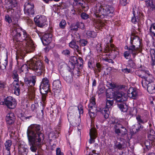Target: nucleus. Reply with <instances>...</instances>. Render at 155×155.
Listing matches in <instances>:
<instances>
[{
	"label": "nucleus",
	"instance_id": "f257e3e1",
	"mask_svg": "<svg viewBox=\"0 0 155 155\" xmlns=\"http://www.w3.org/2000/svg\"><path fill=\"white\" fill-rule=\"evenodd\" d=\"M20 59H23L26 53L33 52L35 46L30 35L20 27Z\"/></svg>",
	"mask_w": 155,
	"mask_h": 155
},
{
	"label": "nucleus",
	"instance_id": "f03ea898",
	"mask_svg": "<svg viewBox=\"0 0 155 155\" xmlns=\"http://www.w3.org/2000/svg\"><path fill=\"white\" fill-rule=\"evenodd\" d=\"M114 8L111 6L106 5L105 6H101L94 13L95 17L100 20L98 27L101 28L105 26V24L101 21V19L107 18V16L112 17L110 14H112L114 12Z\"/></svg>",
	"mask_w": 155,
	"mask_h": 155
},
{
	"label": "nucleus",
	"instance_id": "7ed1b4c3",
	"mask_svg": "<svg viewBox=\"0 0 155 155\" xmlns=\"http://www.w3.org/2000/svg\"><path fill=\"white\" fill-rule=\"evenodd\" d=\"M42 128L40 125L32 124L28 127L27 130V135L28 140H32L34 139L38 140V143L41 142L44 139V134L42 133Z\"/></svg>",
	"mask_w": 155,
	"mask_h": 155
},
{
	"label": "nucleus",
	"instance_id": "20e7f679",
	"mask_svg": "<svg viewBox=\"0 0 155 155\" xmlns=\"http://www.w3.org/2000/svg\"><path fill=\"white\" fill-rule=\"evenodd\" d=\"M104 41L106 47L104 51L105 53H108L106 55H107L109 58L112 56V58H114L118 53L117 51L118 49L114 44H112L113 42L112 37L110 35L107 36L106 38H104Z\"/></svg>",
	"mask_w": 155,
	"mask_h": 155
},
{
	"label": "nucleus",
	"instance_id": "39448f33",
	"mask_svg": "<svg viewBox=\"0 0 155 155\" xmlns=\"http://www.w3.org/2000/svg\"><path fill=\"white\" fill-rule=\"evenodd\" d=\"M28 64L30 69L33 71L35 74L40 76L45 72V67L41 61L36 58L31 59L28 61Z\"/></svg>",
	"mask_w": 155,
	"mask_h": 155
},
{
	"label": "nucleus",
	"instance_id": "423d86ee",
	"mask_svg": "<svg viewBox=\"0 0 155 155\" xmlns=\"http://www.w3.org/2000/svg\"><path fill=\"white\" fill-rule=\"evenodd\" d=\"M127 95L122 92L118 91L114 92L113 94L114 98L117 102H118L117 104L118 107L122 112H127V106L123 103L127 100Z\"/></svg>",
	"mask_w": 155,
	"mask_h": 155
},
{
	"label": "nucleus",
	"instance_id": "0eeeda50",
	"mask_svg": "<svg viewBox=\"0 0 155 155\" xmlns=\"http://www.w3.org/2000/svg\"><path fill=\"white\" fill-rule=\"evenodd\" d=\"M141 43L140 39L138 36H133L130 37V44L128 46L139 53L142 51Z\"/></svg>",
	"mask_w": 155,
	"mask_h": 155
},
{
	"label": "nucleus",
	"instance_id": "6e6552de",
	"mask_svg": "<svg viewBox=\"0 0 155 155\" xmlns=\"http://www.w3.org/2000/svg\"><path fill=\"white\" fill-rule=\"evenodd\" d=\"M136 118L138 123L137 127H136L137 125H134L133 126L131 132L134 134L138 132L143 128V126L141 125V124H144L148 121L147 119H142L141 116L139 115L136 117Z\"/></svg>",
	"mask_w": 155,
	"mask_h": 155
},
{
	"label": "nucleus",
	"instance_id": "1a4fd4ad",
	"mask_svg": "<svg viewBox=\"0 0 155 155\" xmlns=\"http://www.w3.org/2000/svg\"><path fill=\"white\" fill-rule=\"evenodd\" d=\"M132 14L133 16L131 18V22L134 24H137L139 25L140 20H143L144 18V15L143 12L140 10H137L136 13L133 8Z\"/></svg>",
	"mask_w": 155,
	"mask_h": 155
},
{
	"label": "nucleus",
	"instance_id": "9d476101",
	"mask_svg": "<svg viewBox=\"0 0 155 155\" xmlns=\"http://www.w3.org/2000/svg\"><path fill=\"white\" fill-rule=\"evenodd\" d=\"M47 18L44 15H38L34 18V21L36 25L38 27L43 28L47 26Z\"/></svg>",
	"mask_w": 155,
	"mask_h": 155
},
{
	"label": "nucleus",
	"instance_id": "9b49d317",
	"mask_svg": "<svg viewBox=\"0 0 155 155\" xmlns=\"http://www.w3.org/2000/svg\"><path fill=\"white\" fill-rule=\"evenodd\" d=\"M14 33H16V34L15 35L13 36V41L15 43V49L16 50H15L16 52V59L17 61V64L18 65V60L19 58V33H18L17 31V29H16L15 30L13 31Z\"/></svg>",
	"mask_w": 155,
	"mask_h": 155
},
{
	"label": "nucleus",
	"instance_id": "f8f14e48",
	"mask_svg": "<svg viewBox=\"0 0 155 155\" xmlns=\"http://www.w3.org/2000/svg\"><path fill=\"white\" fill-rule=\"evenodd\" d=\"M12 77L14 80L13 83L14 87V94L17 96L19 95V76L17 71L14 70L13 71Z\"/></svg>",
	"mask_w": 155,
	"mask_h": 155
},
{
	"label": "nucleus",
	"instance_id": "ddd939ff",
	"mask_svg": "<svg viewBox=\"0 0 155 155\" xmlns=\"http://www.w3.org/2000/svg\"><path fill=\"white\" fill-rule=\"evenodd\" d=\"M115 133L118 136L123 137L127 133V130L122 124L119 123H116L114 127Z\"/></svg>",
	"mask_w": 155,
	"mask_h": 155
},
{
	"label": "nucleus",
	"instance_id": "4468645a",
	"mask_svg": "<svg viewBox=\"0 0 155 155\" xmlns=\"http://www.w3.org/2000/svg\"><path fill=\"white\" fill-rule=\"evenodd\" d=\"M24 6V13L28 16H33L35 13L34 3L28 1L25 3Z\"/></svg>",
	"mask_w": 155,
	"mask_h": 155
},
{
	"label": "nucleus",
	"instance_id": "2eb2a0df",
	"mask_svg": "<svg viewBox=\"0 0 155 155\" xmlns=\"http://www.w3.org/2000/svg\"><path fill=\"white\" fill-rule=\"evenodd\" d=\"M50 84L49 83V78L47 77H45L42 79L39 86L40 91L44 93L46 91H51L50 88Z\"/></svg>",
	"mask_w": 155,
	"mask_h": 155
},
{
	"label": "nucleus",
	"instance_id": "dca6fc26",
	"mask_svg": "<svg viewBox=\"0 0 155 155\" xmlns=\"http://www.w3.org/2000/svg\"><path fill=\"white\" fill-rule=\"evenodd\" d=\"M124 49L128 51H124L123 54L124 56L126 59H128L131 57V55L133 58H134L138 54V52H136L131 48L126 45L124 47Z\"/></svg>",
	"mask_w": 155,
	"mask_h": 155
},
{
	"label": "nucleus",
	"instance_id": "f3484780",
	"mask_svg": "<svg viewBox=\"0 0 155 155\" xmlns=\"http://www.w3.org/2000/svg\"><path fill=\"white\" fill-rule=\"evenodd\" d=\"M146 74H145L144 78L141 81V84L143 87H145L147 84L153 83L154 78L149 71H146Z\"/></svg>",
	"mask_w": 155,
	"mask_h": 155
},
{
	"label": "nucleus",
	"instance_id": "a211bd4d",
	"mask_svg": "<svg viewBox=\"0 0 155 155\" xmlns=\"http://www.w3.org/2000/svg\"><path fill=\"white\" fill-rule=\"evenodd\" d=\"M4 103V105L5 104L8 108L11 109H14L17 105L15 100L11 96L5 98Z\"/></svg>",
	"mask_w": 155,
	"mask_h": 155
},
{
	"label": "nucleus",
	"instance_id": "6ab92c4d",
	"mask_svg": "<svg viewBox=\"0 0 155 155\" xmlns=\"http://www.w3.org/2000/svg\"><path fill=\"white\" fill-rule=\"evenodd\" d=\"M52 37V35L50 33L45 34L41 37L43 45H48L51 42Z\"/></svg>",
	"mask_w": 155,
	"mask_h": 155
},
{
	"label": "nucleus",
	"instance_id": "aec40b11",
	"mask_svg": "<svg viewBox=\"0 0 155 155\" xmlns=\"http://www.w3.org/2000/svg\"><path fill=\"white\" fill-rule=\"evenodd\" d=\"M96 111V112H100L105 119H107L109 117L110 112L109 109L106 107H97Z\"/></svg>",
	"mask_w": 155,
	"mask_h": 155
},
{
	"label": "nucleus",
	"instance_id": "412c9836",
	"mask_svg": "<svg viewBox=\"0 0 155 155\" xmlns=\"http://www.w3.org/2000/svg\"><path fill=\"white\" fill-rule=\"evenodd\" d=\"M89 135L90 139L89 140V143L90 144L94 143L95 139L97 137V133L96 130L95 128L92 127L90 130Z\"/></svg>",
	"mask_w": 155,
	"mask_h": 155
},
{
	"label": "nucleus",
	"instance_id": "4be33fe9",
	"mask_svg": "<svg viewBox=\"0 0 155 155\" xmlns=\"http://www.w3.org/2000/svg\"><path fill=\"white\" fill-rule=\"evenodd\" d=\"M127 95L130 97L136 99L138 96V92L136 88L130 87L127 91Z\"/></svg>",
	"mask_w": 155,
	"mask_h": 155
},
{
	"label": "nucleus",
	"instance_id": "5701e85b",
	"mask_svg": "<svg viewBox=\"0 0 155 155\" xmlns=\"http://www.w3.org/2000/svg\"><path fill=\"white\" fill-rule=\"evenodd\" d=\"M6 120L7 124L10 125L13 124L15 120V116L13 113L8 114L6 117Z\"/></svg>",
	"mask_w": 155,
	"mask_h": 155
},
{
	"label": "nucleus",
	"instance_id": "b1692460",
	"mask_svg": "<svg viewBox=\"0 0 155 155\" xmlns=\"http://www.w3.org/2000/svg\"><path fill=\"white\" fill-rule=\"evenodd\" d=\"M62 85L61 82L59 80L54 81L53 83V87L54 91L55 93L56 92H59L61 90Z\"/></svg>",
	"mask_w": 155,
	"mask_h": 155
},
{
	"label": "nucleus",
	"instance_id": "393cba45",
	"mask_svg": "<svg viewBox=\"0 0 155 155\" xmlns=\"http://www.w3.org/2000/svg\"><path fill=\"white\" fill-rule=\"evenodd\" d=\"M5 2L6 8H8V10L11 9L12 12L13 10L12 8L17 5V0H5Z\"/></svg>",
	"mask_w": 155,
	"mask_h": 155
},
{
	"label": "nucleus",
	"instance_id": "a878e982",
	"mask_svg": "<svg viewBox=\"0 0 155 155\" xmlns=\"http://www.w3.org/2000/svg\"><path fill=\"white\" fill-rule=\"evenodd\" d=\"M69 46L71 48L76 50L78 52H79L81 51L80 47L77 45L76 40L75 39H73L71 40L69 43Z\"/></svg>",
	"mask_w": 155,
	"mask_h": 155
},
{
	"label": "nucleus",
	"instance_id": "bb28decb",
	"mask_svg": "<svg viewBox=\"0 0 155 155\" xmlns=\"http://www.w3.org/2000/svg\"><path fill=\"white\" fill-rule=\"evenodd\" d=\"M38 140H36L35 139H34L32 140H28V141L31 146L30 149L33 152H35L37 149V147L36 145H37V142L38 143L37 141Z\"/></svg>",
	"mask_w": 155,
	"mask_h": 155
},
{
	"label": "nucleus",
	"instance_id": "cd10ccee",
	"mask_svg": "<svg viewBox=\"0 0 155 155\" xmlns=\"http://www.w3.org/2000/svg\"><path fill=\"white\" fill-rule=\"evenodd\" d=\"M143 88H147V91L150 94H153L155 93V83L153 82L147 84L145 87Z\"/></svg>",
	"mask_w": 155,
	"mask_h": 155
},
{
	"label": "nucleus",
	"instance_id": "c85d7f7f",
	"mask_svg": "<svg viewBox=\"0 0 155 155\" xmlns=\"http://www.w3.org/2000/svg\"><path fill=\"white\" fill-rule=\"evenodd\" d=\"M23 141H20V155H26L27 145L24 144Z\"/></svg>",
	"mask_w": 155,
	"mask_h": 155
},
{
	"label": "nucleus",
	"instance_id": "c756f323",
	"mask_svg": "<svg viewBox=\"0 0 155 155\" xmlns=\"http://www.w3.org/2000/svg\"><path fill=\"white\" fill-rule=\"evenodd\" d=\"M35 79L36 77L33 76L29 80L27 78H25L24 81L26 84H27V86L32 87L35 85Z\"/></svg>",
	"mask_w": 155,
	"mask_h": 155
},
{
	"label": "nucleus",
	"instance_id": "7c9ffc66",
	"mask_svg": "<svg viewBox=\"0 0 155 155\" xmlns=\"http://www.w3.org/2000/svg\"><path fill=\"white\" fill-rule=\"evenodd\" d=\"M145 3L147 7L150 10L153 11L155 9V3L153 0H146Z\"/></svg>",
	"mask_w": 155,
	"mask_h": 155
},
{
	"label": "nucleus",
	"instance_id": "2f4dec72",
	"mask_svg": "<svg viewBox=\"0 0 155 155\" xmlns=\"http://www.w3.org/2000/svg\"><path fill=\"white\" fill-rule=\"evenodd\" d=\"M68 121L72 123V125L74 127H78L79 126L81 122V119L80 116L78 117L77 119H76L75 120H72L71 118H70V117H69L68 115Z\"/></svg>",
	"mask_w": 155,
	"mask_h": 155
},
{
	"label": "nucleus",
	"instance_id": "473e14b6",
	"mask_svg": "<svg viewBox=\"0 0 155 155\" xmlns=\"http://www.w3.org/2000/svg\"><path fill=\"white\" fill-rule=\"evenodd\" d=\"M41 94V104L43 105L44 106H45L46 97L47 96V94L49 91H46L44 93L41 92V91H40Z\"/></svg>",
	"mask_w": 155,
	"mask_h": 155
},
{
	"label": "nucleus",
	"instance_id": "72a5a7b5",
	"mask_svg": "<svg viewBox=\"0 0 155 155\" xmlns=\"http://www.w3.org/2000/svg\"><path fill=\"white\" fill-rule=\"evenodd\" d=\"M21 85V87H20V90H21V92H22L23 95L24 96H27L28 93L27 92L26 90L28 88V86L27 85H24L21 81H20V85Z\"/></svg>",
	"mask_w": 155,
	"mask_h": 155
},
{
	"label": "nucleus",
	"instance_id": "f704fd0d",
	"mask_svg": "<svg viewBox=\"0 0 155 155\" xmlns=\"http://www.w3.org/2000/svg\"><path fill=\"white\" fill-rule=\"evenodd\" d=\"M28 67L26 64H23L21 68H20V74L21 75L23 74V73L25 74V76H26V74L28 72Z\"/></svg>",
	"mask_w": 155,
	"mask_h": 155
},
{
	"label": "nucleus",
	"instance_id": "c9c22d12",
	"mask_svg": "<svg viewBox=\"0 0 155 155\" xmlns=\"http://www.w3.org/2000/svg\"><path fill=\"white\" fill-rule=\"evenodd\" d=\"M114 148L115 149H117L119 150H122L124 148L123 146L124 145V143H121L117 141H114Z\"/></svg>",
	"mask_w": 155,
	"mask_h": 155
},
{
	"label": "nucleus",
	"instance_id": "e433bc0d",
	"mask_svg": "<svg viewBox=\"0 0 155 155\" xmlns=\"http://www.w3.org/2000/svg\"><path fill=\"white\" fill-rule=\"evenodd\" d=\"M86 35L88 38H94L97 35V34L95 32L91 31H87Z\"/></svg>",
	"mask_w": 155,
	"mask_h": 155
},
{
	"label": "nucleus",
	"instance_id": "4c0bfd02",
	"mask_svg": "<svg viewBox=\"0 0 155 155\" xmlns=\"http://www.w3.org/2000/svg\"><path fill=\"white\" fill-rule=\"evenodd\" d=\"M77 42L79 44L80 47L85 46L88 43V41L84 39H80Z\"/></svg>",
	"mask_w": 155,
	"mask_h": 155
},
{
	"label": "nucleus",
	"instance_id": "58836bf2",
	"mask_svg": "<svg viewBox=\"0 0 155 155\" xmlns=\"http://www.w3.org/2000/svg\"><path fill=\"white\" fill-rule=\"evenodd\" d=\"M74 75H72L71 74V75H66V76H64L63 77V79L68 84H71L73 82V76Z\"/></svg>",
	"mask_w": 155,
	"mask_h": 155
},
{
	"label": "nucleus",
	"instance_id": "ea45409f",
	"mask_svg": "<svg viewBox=\"0 0 155 155\" xmlns=\"http://www.w3.org/2000/svg\"><path fill=\"white\" fill-rule=\"evenodd\" d=\"M114 99L112 98H107L106 101V107L108 108H110L114 104Z\"/></svg>",
	"mask_w": 155,
	"mask_h": 155
},
{
	"label": "nucleus",
	"instance_id": "a19ab883",
	"mask_svg": "<svg viewBox=\"0 0 155 155\" xmlns=\"http://www.w3.org/2000/svg\"><path fill=\"white\" fill-rule=\"evenodd\" d=\"M12 145V142L11 140H6L5 143V147L7 150L10 151Z\"/></svg>",
	"mask_w": 155,
	"mask_h": 155
},
{
	"label": "nucleus",
	"instance_id": "79ce46f5",
	"mask_svg": "<svg viewBox=\"0 0 155 155\" xmlns=\"http://www.w3.org/2000/svg\"><path fill=\"white\" fill-rule=\"evenodd\" d=\"M13 18V20L14 21V24L15 25H18V24L19 18V15L18 13H14L12 17Z\"/></svg>",
	"mask_w": 155,
	"mask_h": 155
},
{
	"label": "nucleus",
	"instance_id": "37998d69",
	"mask_svg": "<svg viewBox=\"0 0 155 155\" xmlns=\"http://www.w3.org/2000/svg\"><path fill=\"white\" fill-rule=\"evenodd\" d=\"M70 61L72 65L75 66L76 64H78V61L77 58L76 57L71 56L70 58Z\"/></svg>",
	"mask_w": 155,
	"mask_h": 155
},
{
	"label": "nucleus",
	"instance_id": "c03bdc74",
	"mask_svg": "<svg viewBox=\"0 0 155 155\" xmlns=\"http://www.w3.org/2000/svg\"><path fill=\"white\" fill-rule=\"evenodd\" d=\"M73 73L74 74V75L75 76V77L76 76L79 77L81 75V70L79 68L74 69Z\"/></svg>",
	"mask_w": 155,
	"mask_h": 155
},
{
	"label": "nucleus",
	"instance_id": "a18cd8bd",
	"mask_svg": "<svg viewBox=\"0 0 155 155\" xmlns=\"http://www.w3.org/2000/svg\"><path fill=\"white\" fill-rule=\"evenodd\" d=\"M149 30L151 35L155 37V25L154 24H151Z\"/></svg>",
	"mask_w": 155,
	"mask_h": 155
},
{
	"label": "nucleus",
	"instance_id": "49530a36",
	"mask_svg": "<svg viewBox=\"0 0 155 155\" xmlns=\"http://www.w3.org/2000/svg\"><path fill=\"white\" fill-rule=\"evenodd\" d=\"M135 74L139 77L143 79L144 78L145 74L144 73L141 71L140 70H137L135 71Z\"/></svg>",
	"mask_w": 155,
	"mask_h": 155
},
{
	"label": "nucleus",
	"instance_id": "de8ad7c7",
	"mask_svg": "<svg viewBox=\"0 0 155 155\" xmlns=\"http://www.w3.org/2000/svg\"><path fill=\"white\" fill-rule=\"evenodd\" d=\"M77 5L81 7L82 8H85V7L83 5V0H74Z\"/></svg>",
	"mask_w": 155,
	"mask_h": 155
},
{
	"label": "nucleus",
	"instance_id": "09e8293b",
	"mask_svg": "<svg viewBox=\"0 0 155 155\" xmlns=\"http://www.w3.org/2000/svg\"><path fill=\"white\" fill-rule=\"evenodd\" d=\"M150 141L148 140H146L144 142V145L146 147V148H144V150L147 151L150 148Z\"/></svg>",
	"mask_w": 155,
	"mask_h": 155
},
{
	"label": "nucleus",
	"instance_id": "8fccbe9b",
	"mask_svg": "<svg viewBox=\"0 0 155 155\" xmlns=\"http://www.w3.org/2000/svg\"><path fill=\"white\" fill-rule=\"evenodd\" d=\"M28 94L29 95V97L31 100L33 99L35 97V91L32 89L30 92H27Z\"/></svg>",
	"mask_w": 155,
	"mask_h": 155
},
{
	"label": "nucleus",
	"instance_id": "3c124183",
	"mask_svg": "<svg viewBox=\"0 0 155 155\" xmlns=\"http://www.w3.org/2000/svg\"><path fill=\"white\" fill-rule=\"evenodd\" d=\"M61 118L59 119V122L57 125L56 129L57 130H58V131H57L58 134V135L60 134L59 131L61 130Z\"/></svg>",
	"mask_w": 155,
	"mask_h": 155
},
{
	"label": "nucleus",
	"instance_id": "603ef678",
	"mask_svg": "<svg viewBox=\"0 0 155 155\" xmlns=\"http://www.w3.org/2000/svg\"><path fill=\"white\" fill-rule=\"evenodd\" d=\"M66 22L64 20L62 19L59 24V27L62 29H64L66 25Z\"/></svg>",
	"mask_w": 155,
	"mask_h": 155
},
{
	"label": "nucleus",
	"instance_id": "864d4df0",
	"mask_svg": "<svg viewBox=\"0 0 155 155\" xmlns=\"http://www.w3.org/2000/svg\"><path fill=\"white\" fill-rule=\"evenodd\" d=\"M61 53L63 54L67 57L70 56L71 54V52L70 51L67 49L63 50L62 51Z\"/></svg>",
	"mask_w": 155,
	"mask_h": 155
},
{
	"label": "nucleus",
	"instance_id": "5fc2aeb1",
	"mask_svg": "<svg viewBox=\"0 0 155 155\" xmlns=\"http://www.w3.org/2000/svg\"><path fill=\"white\" fill-rule=\"evenodd\" d=\"M121 71L124 73L128 74V73H132L133 71L132 70L130 69H128L127 68H122L121 70Z\"/></svg>",
	"mask_w": 155,
	"mask_h": 155
},
{
	"label": "nucleus",
	"instance_id": "6e6d98bb",
	"mask_svg": "<svg viewBox=\"0 0 155 155\" xmlns=\"http://www.w3.org/2000/svg\"><path fill=\"white\" fill-rule=\"evenodd\" d=\"M82 19L86 20L89 18V16L85 12L82 13L80 15Z\"/></svg>",
	"mask_w": 155,
	"mask_h": 155
},
{
	"label": "nucleus",
	"instance_id": "4d7b16f0",
	"mask_svg": "<svg viewBox=\"0 0 155 155\" xmlns=\"http://www.w3.org/2000/svg\"><path fill=\"white\" fill-rule=\"evenodd\" d=\"M128 64L131 68H134L136 65L135 63L131 59L128 60Z\"/></svg>",
	"mask_w": 155,
	"mask_h": 155
},
{
	"label": "nucleus",
	"instance_id": "13d9d810",
	"mask_svg": "<svg viewBox=\"0 0 155 155\" xmlns=\"http://www.w3.org/2000/svg\"><path fill=\"white\" fill-rule=\"evenodd\" d=\"M91 110L90 109L88 110L89 114L91 118V119L94 118L96 117V114H95L94 111H91Z\"/></svg>",
	"mask_w": 155,
	"mask_h": 155
},
{
	"label": "nucleus",
	"instance_id": "bf43d9fd",
	"mask_svg": "<svg viewBox=\"0 0 155 155\" xmlns=\"http://www.w3.org/2000/svg\"><path fill=\"white\" fill-rule=\"evenodd\" d=\"M38 104H32L31 105V110L34 112H36Z\"/></svg>",
	"mask_w": 155,
	"mask_h": 155
},
{
	"label": "nucleus",
	"instance_id": "052dcab7",
	"mask_svg": "<svg viewBox=\"0 0 155 155\" xmlns=\"http://www.w3.org/2000/svg\"><path fill=\"white\" fill-rule=\"evenodd\" d=\"M5 21L7 22L8 23H11L12 21L11 18L8 15H5Z\"/></svg>",
	"mask_w": 155,
	"mask_h": 155
},
{
	"label": "nucleus",
	"instance_id": "680f3d73",
	"mask_svg": "<svg viewBox=\"0 0 155 155\" xmlns=\"http://www.w3.org/2000/svg\"><path fill=\"white\" fill-rule=\"evenodd\" d=\"M98 93L99 94H101L105 92V89L104 87H98Z\"/></svg>",
	"mask_w": 155,
	"mask_h": 155
},
{
	"label": "nucleus",
	"instance_id": "e2e57ef3",
	"mask_svg": "<svg viewBox=\"0 0 155 155\" xmlns=\"http://www.w3.org/2000/svg\"><path fill=\"white\" fill-rule=\"evenodd\" d=\"M137 113V110L136 108L131 109L130 111V114L132 116L136 115Z\"/></svg>",
	"mask_w": 155,
	"mask_h": 155
},
{
	"label": "nucleus",
	"instance_id": "0e129e2a",
	"mask_svg": "<svg viewBox=\"0 0 155 155\" xmlns=\"http://www.w3.org/2000/svg\"><path fill=\"white\" fill-rule=\"evenodd\" d=\"M151 61L150 62L151 65L153 66L155 65V54H153L151 55Z\"/></svg>",
	"mask_w": 155,
	"mask_h": 155
},
{
	"label": "nucleus",
	"instance_id": "69168bd1",
	"mask_svg": "<svg viewBox=\"0 0 155 155\" xmlns=\"http://www.w3.org/2000/svg\"><path fill=\"white\" fill-rule=\"evenodd\" d=\"M130 0H120V2L121 5L125 6L130 2Z\"/></svg>",
	"mask_w": 155,
	"mask_h": 155
},
{
	"label": "nucleus",
	"instance_id": "338daca9",
	"mask_svg": "<svg viewBox=\"0 0 155 155\" xmlns=\"http://www.w3.org/2000/svg\"><path fill=\"white\" fill-rule=\"evenodd\" d=\"M6 83L5 82L0 81V91L3 90L6 87Z\"/></svg>",
	"mask_w": 155,
	"mask_h": 155
},
{
	"label": "nucleus",
	"instance_id": "774afa93",
	"mask_svg": "<svg viewBox=\"0 0 155 155\" xmlns=\"http://www.w3.org/2000/svg\"><path fill=\"white\" fill-rule=\"evenodd\" d=\"M78 27L77 23L76 24L73 25L71 27V30L72 31H77L78 30Z\"/></svg>",
	"mask_w": 155,
	"mask_h": 155
}]
</instances>
